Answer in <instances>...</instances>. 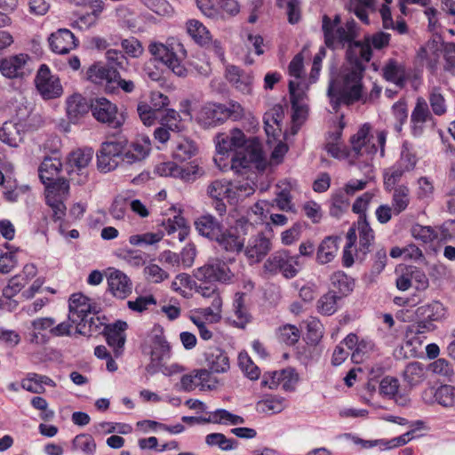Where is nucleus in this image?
Returning <instances> with one entry per match:
<instances>
[{
    "label": "nucleus",
    "mask_w": 455,
    "mask_h": 455,
    "mask_svg": "<svg viewBox=\"0 0 455 455\" xmlns=\"http://www.w3.org/2000/svg\"><path fill=\"white\" fill-rule=\"evenodd\" d=\"M148 52L154 57L148 60L144 67V75L152 81L158 82L162 78V70L157 68L156 61L164 64L175 76L186 77L188 70L183 60L187 57L184 45L178 40L172 39L166 44L153 42L148 45Z\"/></svg>",
    "instance_id": "nucleus-2"
},
{
    "label": "nucleus",
    "mask_w": 455,
    "mask_h": 455,
    "mask_svg": "<svg viewBox=\"0 0 455 455\" xmlns=\"http://www.w3.org/2000/svg\"><path fill=\"white\" fill-rule=\"evenodd\" d=\"M226 78L238 91L243 94H249L251 92L252 76L236 66H228L226 68Z\"/></svg>",
    "instance_id": "nucleus-23"
},
{
    "label": "nucleus",
    "mask_w": 455,
    "mask_h": 455,
    "mask_svg": "<svg viewBox=\"0 0 455 455\" xmlns=\"http://www.w3.org/2000/svg\"><path fill=\"white\" fill-rule=\"evenodd\" d=\"M392 189V207L395 214L398 215L403 212L410 204V190L404 185L391 188V190Z\"/></svg>",
    "instance_id": "nucleus-41"
},
{
    "label": "nucleus",
    "mask_w": 455,
    "mask_h": 455,
    "mask_svg": "<svg viewBox=\"0 0 455 455\" xmlns=\"http://www.w3.org/2000/svg\"><path fill=\"white\" fill-rule=\"evenodd\" d=\"M35 84L44 99H54L62 94L63 89L59 77L53 76L45 64L40 66L35 78Z\"/></svg>",
    "instance_id": "nucleus-14"
},
{
    "label": "nucleus",
    "mask_w": 455,
    "mask_h": 455,
    "mask_svg": "<svg viewBox=\"0 0 455 455\" xmlns=\"http://www.w3.org/2000/svg\"><path fill=\"white\" fill-rule=\"evenodd\" d=\"M428 104L425 98L418 97L415 107L411 114V132L413 137H420L425 131L426 124L433 120L432 113L441 116L447 112V105L440 87L434 86L428 92Z\"/></svg>",
    "instance_id": "nucleus-4"
},
{
    "label": "nucleus",
    "mask_w": 455,
    "mask_h": 455,
    "mask_svg": "<svg viewBox=\"0 0 455 455\" xmlns=\"http://www.w3.org/2000/svg\"><path fill=\"white\" fill-rule=\"evenodd\" d=\"M331 19L324 15L323 17V31L324 34L325 44L330 48L339 46L344 47L348 44V49L354 44V39L356 36V23L354 20H347L345 26H339L332 29Z\"/></svg>",
    "instance_id": "nucleus-6"
},
{
    "label": "nucleus",
    "mask_w": 455,
    "mask_h": 455,
    "mask_svg": "<svg viewBox=\"0 0 455 455\" xmlns=\"http://www.w3.org/2000/svg\"><path fill=\"white\" fill-rule=\"evenodd\" d=\"M198 281L209 283H228L234 277L226 262L220 259H211L195 272Z\"/></svg>",
    "instance_id": "nucleus-12"
},
{
    "label": "nucleus",
    "mask_w": 455,
    "mask_h": 455,
    "mask_svg": "<svg viewBox=\"0 0 455 455\" xmlns=\"http://www.w3.org/2000/svg\"><path fill=\"white\" fill-rule=\"evenodd\" d=\"M116 69L107 68L100 64H94L88 69V77L96 84L106 82L107 85L112 84V80L116 76Z\"/></svg>",
    "instance_id": "nucleus-38"
},
{
    "label": "nucleus",
    "mask_w": 455,
    "mask_h": 455,
    "mask_svg": "<svg viewBox=\"0 0 455 455\" xmlns=\"http://www.w3.org/2000/svg\"><path fill=\"white\" fill-rule=\"evenodd\" d=\"M445 314L446 309L439 301H432L417 308V315L425 317L426 321L430 323L442 320L444 318Z\"/></svg>",
    "instance_id": "nucleus-40"
},
{
    "label": "nucleus",
    "mask_w": 455,
    "mask_h": 455,
    "mask_svg": "<svg viewBox=\"0 0 455 455\" xmlns=\"http://www.w3.org/2000/svg\"><path fill=\"white\" fill-rule=\"evenodd\" d=\"M390 34L379 31L373 35L364 37L363 42H355L350 49L347 51V57L353 59L355 54L364 62H369L372 57V48L381 50L388 46Z\"/></svg>",
    "instance_id": "nucleus-8"
},
{
    "label": "nucleus",
    "mask_w": 455,
    "mask_h": 455,
    "mask_svg": "<svg viewBox=\"0 0 455 455\" xmlns=\"http://www.w3.org/2000/svg\"><path fill=\"white\" fill-rule=\"evenodd\" d=\"M17 259L15 253L5 249H0V272L7 274L11 272L16 266Z\"/></svg>",
    "instance_id": "nucleus-57"
},
{
    "label": "nucleus",
    "mask_w": 455,
    "mask_h": 455,
    "mask_svg": "<svg viewBox=\"0 0 455 455\" xmlns=\"http://www.w3.org/2000/svg\"><path fill=\"white\" fill-rule=\"evenodd\" d=\"M397 164L407 172L413 170L417 164V157L415 154L410 149L406 143L403 145L401 156L397 161Z\"/></svg>",
    "instance_id": "nucleus-59"
},
{
    "label": "nucleus",
    "mask_w": 455,
    "mask_h": 455,
    "mask_svg": "<svg viewBox=\"0 0 455 455\" xmlns=\"http://www.w3.org/2000/svg\"><path fill=\"white\" fill-rule=\"evenodd\" d=\"M128 324L124 321H117L114 324L107 327L105 331L106 341L108 346L115 349V355H121L120 349L124 346L126 336L124 331Z\"/></svg>",
    "instance_id": "nucleus-24"
},
{
    "label": "nucleus",
    "mask_w": 455,
    "mask_h": 455,
    "mask_svg": "<svg viewBox=\"0 0 455 455\" xmlns=\"http://www.w3.org/2000/svg\"><path fill=\"white\" fill-rule=\"evenodd\" d=\"M325 149L334 158L340 159L347 156L345 147L341 142V131L337 130L329 134Z\"/></svg>",
    "instance_id": "nucleus-43"
},
{
    "label": "nucleus",
    "mask_w": 455,
    "mask_h": 455,
    "mask_svg": "<svg viewBox=\"0 0 455 455\" xmlns=\"http://www.w3.org/2000/svg\"><path fill=\"white\" fill-rule=\"evenodd\" d=\"M73 451L81 452L84 455H95L97 444L94 438L89 434H79L72 441Z\"/></svg>",
    "instance_id": "nucleus-39"
},
{
    "label": "nucleus",
    "mask_w": 455,
    "mask_h": 455,
    "mask_svg": "<svg viewBox=\"0 0 455 455\" xmlns=\"http://www.w3.org/2000/svg\"><path fill=\"white\" fill-rule=\"evenodd\" d=\"M205 362L209 369L215 373H223L229 369V359L219 347H212L205 353Z\"/></svg>",
    "instance_id": "nucleus-30"
},
{
    "label": "nucleus",
    "mask_w": 455,
    "mask_h": 455,
    "mask_svg": "<svg viewBox=\"0 0 455 455\" xmlns=\"http://www.w3.org/2000/svg\"><path fill=\"white\" fill-rule=\"evenodd\" d=\"M238 364L244 374L251 380H256L260 375L259 368L252 362L251 357L245 352H241L238 355Z\"/></svg>",
    "instance_id": "nucleus-51"
},
{
    "label": "nucleus",
    "mask_w": 455,
    "mask_h": 455,
    "mask_svg": "<svg viewBox=\"0 0 455 455\" xmlns=\"http://www.w3.org/2000/svg\"><path fill=\"white\" fill-rule=\"evenodd\" d=\"M339 238L338 236H326L319 244L316 251V260L320 264L331 262L339 250Z\"/></svg>",
    "instance_id": "nucleus-31"
},
{
    "label": "nucleus",
    "mask_w": 455,
    "mask_h": 455,
    "mask_svg": "<svg viewBox=\"0 0 455 455\" xmlns=\"http://www.w3.org/2000/svg\"><path fill=\"white\" fill-rule=\"evenodd\" d=\"M392 114L395 119L394 128L397 132L403 130V124L408 119V109L404 100H398L392 106Z\"/></svg>",
    "instance_id": "nucleus-53"
},
{
    "label": "nucleus",
    "mask_w": 455,
    "mask_h": 455,
    "mask_svg": "<svg viewBox=\"0 0 455 455\" xmlns=\"http://www.w3.org/2000/svg\"><path fill=\"white\" fill-rule=\"evenodd\" d=\"M429 369L435 374L443 376L444 378H447L448 379H451V378L454 374L452 365L443 358H439L433 362L432 363H430Z\"/></svg>",
    "instance_id": "nucleus-58"
},
{
    "label": "nucleus",
    "mask_w": 455,
    "mask_h": 455,
    "mask_svg": "<svg viewBox=\"0 0 455 455\" xmlns=\"http://www.w3.org/2000/svg\"><path fill=\"white\" fill-rule=\"evenodd\" d=\"M93 150L91 148H78L71 152L68 158V174L81 176L77 183L84 182L87 178V167L92 162Z\"/></svg>",
    "instance_id": "nucleus-16"
},
{
    "label": "nucleus",
    "mask_w": 455,
    "mask_h": 455,
    "mask_svg": "<svg viewBox=\"0 0 455 455\" xmlns=\"http://www.w3.org/2000/svg\"><path fill=\"white\" fill-rule=\"evenodd\" d=\"M286 406L283 397L270 395L257 403L256 411L259 413L276 414L283 411Z\"/></svg>",
    "instance_id": "nucleus-37"
},
{
    "label": "nucleus",
    "mask_w": 455,
    "mask_h": 455,
    "mask_svg": "<svg viewBox=\"0 0 455 455\" xmlns=\"http://www.w3.org/2000/svg\"><path fill=\"white\" fill-rule=\"evenodd\" d=\"M205 443L209 446H218L221 451H232L237 447V441L227 438L224 434L212 433L205 436Z\"/></svg>",
    "instance_id": "nucleus-46"
},
{
    "label": "nucleus",
    "mask_w": 455,
    "mask_h": 455,
    "mask_svg": "<svg viewBox=\"0 0 455 455\" xmlns=\"http://www.w3.org/2000/svg\"><path fill=\"white\" fill-rule=\"evenodd\" d=\"M348 9L363 23H369L367 11L375 10V0H350Z\"/></svg>",
    "instance_id": "nucleus-45"
},
{
    "label": "nucleus",
    "mask_w": 455,
    "mask_h": 455,
    "mask_svg": "<svg viewBox=\"0 0 455 455\" xmlns=\"http://www.w3.org/2000/svg\"><path fill=\"white\" fill-rule=\"evenodd\" d=\"M218 245L228 252H240L243 249V239H242L234 228H221L218 237L214 240Z\"/></svg>",
    "instance_id": "nucleus-27"
},
{
    "label": "nucleus",
    "mask_w": 455,
    "mask_h": 455,
    "mask_svg": "<svg viewBox=\"0 0 455 455\" xmlns=\"http://www.w3.org/2000/svg\"><path fill=\"white\" fill-rule=\"evenodd\" d=\"M357 231L359 236V247L356 250V257L363 260L365 256L371 251V246L374 242V232L366 220V216H359L357 221Z\"/></svg>",
    "instance_id": "nucleus-21"
},
{
    "label": "nucleus",
    "mask_w": 455,
    "mask_h": 455,
    "mask_svg": "<svg viewBox=\"0 0 455 455\" xmlns=\"http://www.w3.org/2000/svg\"><path fill=\"white\" fill-rule=\"evenodd\" d=\"M108 289L117 299L127 298L132 290V283L130 278L120 270H114L108 277Z\"/></svg>",
    "instance_id": "nucleus-20"
},
{
    "label": "nucleus",
    "mask_w": 455,
    "mask_h": 455,
    "mask_svg": "<svg viewBox=\"0 0 455 455\" xmlns=\"http://www.w3.org/2000/svg\"><path fill=\"white\" fill-rule=\"evenodd\" d=\"M243 248L249 264H257L262 261L272 250V242L264 233L259 232L249 238Z\"/></svg>",
    "instance_id": "nucleus-15"
},
{
    "label": "nucleus",
    "mask_w": 455,
    "mask_h": 455,
    "mask_svg": "<svg viewBox=\"0 0 455 455\" xmlns=\"http://www.w3.org/2000/svg\"><path fill=\"white\" fill-rule=\"evenodd\" d=\"M383 77L396 86L403 88L407 81V72L403 63L396 60L389 59L382 68Z\"/></svg>",
    "instance_id": "nucleus-26"
},
{
    "label": "nucleus",
    "mask_w": 455,
    "mask_h": 455,
    "mask_svg": "<svg viewBox=\"0 0 455 455\" xmlns=\"http://www.w3.org/2000/svg\"><path fill=\"white\" fill-rule=\"evenodd\" d=\"M331 284L342 296L349 294L355 287L354 280L344 272L338 271L331 277Z\"/></svg>",
    "instance_id": "nucleus-48"
},
{
    "label": "nucleus",
    "mask_w": 455,
    "mask_h": 455,
    "mask_svg": "<svg viewBox=\"0 0 455 455\" xmlns=\"http://www.w3.org/2000/svg\"><path fill=\"white\" fill-rule=\"evenodd\" d=\"M146 279L154 283H159L169 278V274L155 263H149L144 267Z\"/></svg>",
    "instance_id": "nucleus-54"
},
{
    "label": "nucleus",
    "mask_w": 455,
    "mask_h": 455,
    "mask_svg": "<svg viewBox=\"0 0 455 455\" xmlns=\"http://www.w3.org/2000/svg\"><path fill=\"white\" fill-rule=\"evenodd\" d=\"M91 109L90 105L80 94H74L67 100V114L72 123H76L80 116Z\"/></svg>",
    "instance_id": "nucleus-32"
},
{
    "label": "nucleus",
    "mask_w": 455,
    "mask_h": 455,
    "mask_svg": "<svg viewBox=\"0 0 455 455\" xmlns=\"http://www.w3.org/2000/svg\"><path fill=\"white\" fill-rule=\"evenodd\" d=\"M150 140L146 137L142 138L141 141H136L127 146L125 140L124 149L122 153L121 163L132 164L144 160L150 151Z\"/></svg>",
    "instance_id": "nucleus-19"
},
{
    "label": "nucleus",
    "mask_w": 455,
    "mask_h": 455,
    "mask_svg": "<svg viewBox=\"0 0 455 455\" xmlns=\"http://www.w3.org/2000/svg\"><path fill=\"white\" fill-rule=\"evenodd\" d=\"M235 198L233 203L243 200L255 192V183L251 179L247 178L244 180H239L232 183Z\"/></svg>",
    "instance_id": "nucleus-50"
},
{
    "label": "nucleus",
    "mask_w": 455,
    "mask_h": 455,
    "mask_svg": "<svg viewBox=\"0 0 455 455\" xmlns=\"http://www.w3.org/2000/svg\"><path fill=\"white\" fill-rule=\"evenodd\" d=\"M156 300L153 295L140 296L135 300H128L127 307L138 313H142L151 305H156Z\"/></svg>",
    "instance_id": "nucleus-61"
},
{
    "label": "nucleus",
    "mask_w": 455,
    "mask_h": 455,
    "mask_svg": "<svg viewBox=\"0 0 455 455\" xmlns=\"http://www.w3.org/2000/svg\"><path fill=\"white\" fill-rule=\"evenodd\" d=\"M124 146V139L103 142L97 152L98 169L102 172H108L115 170L121 163V156Z\"/></svg>",
    "instance_id": "nucleus-10"
},
{
    "label": "nucleus",
    "mask_w": 455,
    "mask_h": 455,
    "mask_svg": "<svg viewBox=\"0 0 455 455\" xmlns=\"http://www.w3.org/2000/svg\"><path fill=\"white\" fill-rule=\"evenodd\" d=\"M48 42L51 50L58 54H66L77 44V40L74 34L67 28H60L52 33L49 36Z\"/></svg>",
    "instance_id": "nucleus-18"
},
{
    "label": "nucleus",
    "mask_w": 455,
    "mask_h": 455,
    "mask_svg": "<svg viewBox=\"0 0 455 455\" xmlns=\"http://www.w3.org/2000/svg\"><path fill=\"white\" fill-rule=\"evenodd\" d=\"M25 131L21 124L7 121L0 127V140L11 148H18L24 141Z\"/></svg>",
    "instance_id": "nucleus-22"
},
{
    "label": "nucleus",
    "mask_w": 455,
    "mask_h": 455,
    "mask_svg": "<svg viewBox=\"0 0 455 455\" xmlns=\"http://www.w3.org/2000/svg\"><path fill=\"white\" fill-rule=\"evenodd\" d=\"M62 164L57 156H45L38 168L40 180L47 188L67 190L68 184L66 180L59 179Z\"/></svg>",
    "instance_id": "nucleus-11"
},
{
    "label": "nucleus",
    "mask_w": 455,
    "mask_h": 455,
    "mask_svg": "<svg viewBox=\"0 0 455 455\" xmlns=\"http://www.w3.org/2000/svg\"><path fill=\"white\" fill-rule=\"evenodd\" d=\"M243 116V107L235 101L228 105L208 103L200 111V121L205 126H217L227 119L238 120Z\"/></svg>",
    "instance_id": "nucleus-5"
},
{
    "label": "nucleus",
    "mask_w": 455,
    "mask_h": 455,
    "mask_svg": "<svg viewBox=\"0 0 455 455\" xmlns=\"http://www.w3.org/2000/svg\"><path fill=\"white\" fill-rule=\"evenodd\" d=\"M435 402L443 407L455 405V387L442 385L435 391Z\"/></svg>",
    "instance_id": "nucleus-49"
},
{
    "label": "nucleus",
    "mask_w": 455,
    "mask_h": 455,
    "mask_svg": "<svg viewBox=\"0 0 455 455\" xmlns=\"http://www.w3.org/2000/svg\"><path fill=\"white\" fill-rule=\"evenodd\" d=\"M68 302V320L76 324L79 333H84L83 329L87 324L91 328L94 323L93 317L88 319V315L92 313L96 314L98 310L92 305L90 299L81 293L73 294Z\"/></svg>",
    "instance_id": "nucleus-7"
},
{
    "label": "nucleus",
    "mask_w": 455,
    "mask_h": 455,
    "mask_svg": "<svg viewBox=\"0 0 455 455\" xmlns=\"http://www.w3.org/2000/svg\"><path fill=\"white\" fill-rule=\"evenodd\" d=\"M232 310L234 318H229L230 322L234 326L240 329H244L245 326L251 322V315L244 305L243 293L237 292L235 294Z\"/></svg>",
    "instance_id": "nucleus-28"
},
{
    "label": "nucleus",
    "mask_w": 455,
    "mask_h": 455,
    "mask_svg": "<svg viewBox=\"0 0 455 455\" xmlns=\"http://www.w3.org/2000/svg\"><path fill=\"white\" fill-rule=\"evenodd\" d=\"M411 234L416 240H419L424 243L431 242L435 236L434 230L430 227L419 224H415L411 227Z\"/></svg>",
    "instance_id": "nucleus-63"
},
{
    "label": "nucleus",
    "mask_w": 455,
    "mask_h": 455,
    "mask_svg": "<svg viewBox=\"0 0 455 455\" xmlns=\"http://www.w3.org/2000/svg\"><path fill=\"white\" fill-rule=\"evenodd\" d=\"M339 296L334 291H330L323 294L317 301V310L324 315H331L338 309Z\"/></svg>",
    "instance_id": "nucleus-47"
},
{
    "label": "nucleus",
    "mask_w": 455,
    "mask_h": 455,
    "mask_svg": "<svg viewBox=\"0 0 455 455\" xmlns=\"http://www.w3.org/2000/svg\"><path fill=\"white\" fill-rule=\"evenodd\" d=\"M93 117L112 128H119L123 124V118L117 115L116 104L104 97L95 98L90 103Z\"/></svg>",
    "instance_id": "nucleus-13"
},
{
    "label": "nucleus",
    "mask_w": 455,
    "mask_h": 455,
    "mask_svg": "<svg viewBox=\"0 0 455 455\" xmlns=\"http://www.w3.org/2000/svg\"><path fill=\"white\" fill-rule=\"evenodd\" d=\"M196 229L198 233L211 240L218 237L223 226L215 217L210 214L203 215L195 221Z\"/></svg>",
    "instance_id": "nucleus-29"
},
{
    "label": "nucleus",
    "mask_w": 455,
    "mask_h": 455,
    "mask_svg": "<svg viewBox=\"0 0 455 455\" xmlns=\"http://www.w3.org/2000/svg\"><path fill=\"white\" fill-rule=\"evenodd\" d=\"M403 380L410 387L420 385L427 378V371L419 362L408 363L403 371Z\"/></svg>",
    "instance_id": "nucleus-34"
},
{
    "label": "nucleus",
    "mask_w": 455,
    "mask_h": 455,
    "mask_svg": "<svg viewBox=\"0 0 455 455\" xmlns=\"http://www.w3.org/2000/svg\"><path fill=\"white\" fill-rule=\"evenodd\" d=\"M195 377L198 379L197 386H200L202 390H212L217 387L218 382L208 370L201 369L195 371Z\"/></svg>",
    "instance_id": "nucleus-56"
},
{
    "label": "nucleus",
    "mask_w": 455,
    "mask_h": 455,
    "mask_svg": "<svg viewBox=\"0 0 455 455\" xmlns=\"http://www.w3.org/2000/svg\"><path fill=\"white\" fill-rule=\"evenodd\" d=\"M277 334L279 340L289 346L297 343L300 337L299 330L293 324L280 326Z\"/></svg>",
    "instance_id": "nucleus-52"
},
{
    "label": "nucleus",
    "mask_w": 455,
    "mask_h": 455,
    "mask_svg": "<svg viewBox=\"0 0 455 455\" xmlns=\"http://www.w3.org/2000/svg\"><path fill=\"white\" fill-rule=\"evenodd\" d=\"M188 34L200 45H206L211 42V34L207 28L197 20H188L186 23Z\"/></svg>",
    "instance_id": "nucleus-35"
},
{
    "label": "nucleus",
    "mask_w": 455,
    "mask_h": 455,
    "mask_svg": "<svg viewBox=\"0 0 455 455\" xmlns=\"http://www.w3.org/2000/svg\"><path fill=\"white\" fill-rule=\"evenodd\" d=\"M264 268L269 273H281L285 278H293L299 268V256L291 255L287 250H279L268 257Z\"/></svg>",
    "instance_id": "nucleus-9"
},
{
    "label": "nucleus",
    "mask_w": 455,
    "mask_h": 455,
    "mask_svg": "<svg viewBox=\"0 0 455 455\" xmlns=\"http://www.w3.org/2000/svg\"><path fill=\"white\" fill-rule=\"evenodd\" d=\"M28 57L26 54H19L4 59L1 61L0 71L8 78H15L25 75L26 65Z\"/></svg>",
    "instance_id": "nucleus-25"
},
{
    "label": "nucleus",
    "mask_w": 455,
    "mask_h": 455,
    "mask_svg": "<svg viewBox=\"0 0 455 455\" xmlns=\"http://www.w3.org/2000/svg\"><path fill=\"white\" fill-rule=\"evenodd\" d=\"M370 132L371 125L364 124L357 132L351 137L350 142L352 149L357 156L367 155L371 156L377 153L375 144H371L372 136H371Z\"/></svg>",
    "instance_id": "nucleus-17"
},
{
    "label": "nucleus",
    "mask_w": 455,
    "mask_h": 455,
    "mask_svg": "<svg viewBox=\"0 0 455 455\" xmlns=\"http://www.w3.org/2000/svg\"><path fill=\"white\" fill-rule=\"evenodd\" d=\"M289 92L291 106L305 103L306 93L299 81L291 80L289 82Z\"/></svg>",
    "instance_id": "nucleus-60"
},
{
    "label": "nucleus",
    "mask_w": 455,
    "mask_h": 455,
    "mask_svg": "<svg viewBox=\"0 0 455 455\" xmlns=\"http://www.w3.org/2000/svg\"><path fill=\"white\" fill-rule=\"evenodd\" d=\"M444 70L455 76V44H446L444 46Z\"/></svg>",
    "instance_id": "nucleus-64"
},
{
    "label": "nucleus",
    "mask_w": 455,
    "mask_h": 455,
    "mask_svg": "<svg viewBox=\"0 0 455 455\" xmlns=\"http://www.w3.org/2000/svg\"><path fill=\"white\" fill-rule=\"evenodd\" d=\"M208 195L213 199L227 198L233 203L235 196L233 193L232 183L227 180H216L212 181L207 189Z\"/></svg>",
    "instance_id": "nucleus-36"
},
{
    "label": "nucleus",
    "mask_w": 455,
    "mask_h": 455,
    "mask_svg": "<svg viewBox=\"0 0 455 455\" xmlns=\"http://www.w3.org/2000/svg\"><path fill=\"white\" fill-rule=\"evenodd\" d=\"M197 151L195 142L188 138L180 137L172 148L174 159L184 162L192 158Z\"/></svg>",
    "instance_id": "nucleus-33"
},
{
    "label": "nucleus",
    "mask_w": 455,
    "mask_h": 455,
    "mask_svg": "<svg viewBox=\"0 0 455 455\" xmlns=\"http://www.w3.org/2000/svg\"><path fill=\"white\" fill-rule=\"evenodd\" d=\"M349 207L347 196L341 190L335 192L330 199V215L340 218Z\"/></svg>",
    "instance_id": "nucleus-44"
},
{
    "label": "nucleus",
    "mask_w": 455,
    "mask_h": 455,
    "mask_svg": "<svg viewBox=\"0 0 455 455\" xmlns=\"http://www.w3.org/2000/svg\"><path fill=\"white\" fill-rule=\"evenodd\" d=\"M399 389V381L397 379L394 377H385L379 384V391L380 393L388 397V398H394L395 399V402L399 403L400 405H405L406 404V398L399 396L398 394Z\"/></svg>",
    "instance_id": "nucleus-42"
},
{
    "label": "nucleus",
    "mask_w": 455,
    "mask_h": 455,
    "mask_svg": "<svg viewBox=\"0 0 455 455\" xmlns=\"http://www.w3.org/2000/svg\"><path fill=\"white\" fill-rule=\"evenodd\" d=\"M121 46L124 52L132 58H139L143 53V47L135 37L123 39Z\"/></svg>",
    "instance_id": "nucleus-62"
},
{
    "label": "nucleus",
    "mask_w": 455,
    "mask_h": 455,
    "mask_svg": "<svg viewBox=\"0 0 455 455\" xmlns=\"http://www.w3.org/2000/svg\"><path fill=\"white\" fill-rule=\"evenodd\" d=\"M228 135L232 140L233 147L236 149V152L233 154L231 158V168L235 172H242L251 165L257 170H265L267 161L261 144L257 139L246 140L244 133L238 129L232 130Z\"/></svg>",
    "instance_id": "nucleus-3"
},
{
    "label": "nucleus",
    "mask_w": 455,
    "mask_h": 455,
    "mask_svg": "<svg viewBox=\"0 0 455 455\" xmlns=\"http://www.w3.org/2000/svg\"><path fill=\"white\" fill-rule=\"evenodd\" d=\"M180 121V114L172 108L167 109L165 114L161 116V124L172 132H178L181 130Z\"/></svg>",
    "instance_id": "nucleus-55"
},
{
    "label": "nucleus",
    "mask_w": 455,
    "mask_h": 455,
    "mask_svg": "<svg viewBox=\"0 0 455 455\" xmlns=\"http://www.w3.org/2000/svg\"><path fill=\"white\" fill-rule=\"evenodd\" d=\"M347 63L331 79L327 89V96L333 111H337L341 105L349 106L362 99L365 66L356 54L353 59L347 57Z\"/></svg>",
    "instance_id": "nucleus-1"
}]
</instances>
